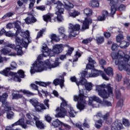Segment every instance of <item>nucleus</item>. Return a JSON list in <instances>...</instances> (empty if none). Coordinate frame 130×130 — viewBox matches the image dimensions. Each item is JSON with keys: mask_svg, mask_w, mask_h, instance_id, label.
<instances>
[{"mask_svg": "<svg viewBox=\"0 0 130 130\" xmlns=\"http://www.w3.org/2000/svg\"><path fill=\"white\" fill-rule=\"evenodd\" d=\"M111 56L113 59H116L115 63L118 66L119 71L124 70L128 75H130V51L129 55H125L122 51H119L117 53H112Z\"/></svg>", "mask_w": 130, "mask_h": 130, "instance_id": "obj_1", "label": "nucleus"}, {"mask_svg": "<svg viewBox=\"0 0 130 130\" xmlns=\"http://www.w3.org/2000/svg\"><path fill=\"white\" fill-rule=\"evenodd\" d=\"M17 69V63L15 62H12L10 68H7L3 71H0V74L5 76L6 77H9V81H12L14 80L15 82H21V78H24L25 73L22 70H19L17 73L14 72H9L10 70H14Z\"/></svg>", "mask_w": 130, "mask_h": 130, "instance_id": "obj_2", "label": "nucleus"}, {"mask_svg": "<svg viewBox=\"0 0 130 130\" xmlns=\"http://www.w3.org/2000/svg\"><path fill=\"white\" fill-rule=\"evenodd\" d=\"M59 66V62L58 59L55 60L53 64H43V62H40L37 61H35V63L32 64V67H31L30 74H35V73H41L43 71H47V70H51V69H54Z\"/></svg>", "mask_w": 130, "mask_h": 130, "instance_id": "obj_3", "label": "nucleus"}, {"mask_svg": "<svg viewBox=\"0 0 130 130\" xmlns=\"http://www.w3.org/2000/svg\"><path fill=\"white\" fill-rule=\"evenodd\" d=\"M62 50H63V45L62 44L55 45L52 51L48 49L46 45H44L42 47L43 55L45 57L49 56V55L50 56H54V55H51V54H58V53L62 52Z\"/></svg>", "mask_w": 130, "mask_h": 130, "instance_id": "obj_4", "label": "nucleus"}, {"mask_svg": "<svg viewBox=\"0 0 130 130\" xmlns=\"http://www.w3.org/2000/svg\"><path fill=\"white\" fill-rule=\"evenodd\" d=\"M105 88H107L108 92L105 90ZM113 88L111 87L110 84H108L107 85L105 84H101V85H97L96 86V92H98V94L100 97L103 98V99H107L109 97V94H112Z\"/></svg>", "mask_w": 130, "mask_h": 130, "instance_id": "obj_5", "label": "nucleus"}, {"mask_svg": "<svg viewBox=\"0 0 130 130\" xmlns=\"http://www.w3.org/2000/svg\"><path fill=\"white\" fill-rule=\"evenodd\" d=\"M87 96L84 95V90H79V94L78 95H74L73 96L74 101L77 102L78 103L77 105V107L80 111L84 110L85 107L87 106V103H86V100Z\"/></svg>", "mask_w": 130, "mask_h": 130, "instance_id": "obj_6", "label": "nucleus"}, {"mask_svg": "<svg viewBox=\"0 0 130 130\" xmlns=\"http://www.w3.org/2000/svg\"><path fill=\"white\" fill-rule=\"evenodd\" d=\"M89 104L90 105H92L93 107L96 108L99 107L100 104H102L104 106H111V103L107 101L102 102L100 98L93 95L89 98Z\"/></svg>", "mask_w": 130, "mask_h": 130, "instance_id": "obj_7", "label": "nucleus"}, {"mask_svg": "<svg viewBox=\"0 0 130 130\" xmlns=\"http://www.w3.org/2000/svg\"><path fill=\"white\" fill-rule=\"evenodd\" d=\"M84 14L87 17H85L84 21L83 22L81 31H85V30L89 29V25L90 24H92V19L89 17L92 16V10L86 8L84 10Z\"/></svg>", "mask_w": 130, "mask_h": 130, "instance_id": "obj_8", "label": "nucleus"}, {"mask_svg": "<svg viewBox=\"0 0 130 130\" xmlns=\"http://www.w3.org/2000/svg\"><path fill=\"white\" fill-rule=\"evenodd\" d=\"M63 3L64 4H62L61 2L58 1L54 3V5H57V7H56L57 10V12H58V13H60V14H62L64 11V9L62 8V7L68 11H70L71 9L74 8V5L67 0L64 1Z\"/></svg>", "mask_w": 130, "mask_h": 130, "instance_id": "obj_9", "label": "nucleus"}, {"mask_svg": "<svg viewBox=\"0 0 130 130\" xmlns=\"http://www.w3.org/2000/svg\"><path fill=\"white\" fill-rule=\"evenodd\" d=\"M62 103H61L60 108H57L56 110L58 112L57 114L55 115V117H64V115L67 114V111L64 109V106H67V102L61 98Z\"/></svg>", "mask_w": 130, "mask_h": 130, "instance_id": "obj_10", "label": "nucleus"}, {"mask_svg": "<svg viewBox=\"0 0 130 130\" xmlns=\"http://www.w3.org/2000/svg\"><path fill=\"white\" fill-rule=\"evenodd\" d=\"M81 29V25L79 24H76L75 25L70 24L69 26V32L70 34V36L72 37H76L78 35V31Z\"/></svg>", "mask_w": 130, "mask_h": 130, "instance_id": "obj_11", "label": "nucleus"}, {"mask_svg": "<svg viewBox=\"0 0 130 130\" xmlns=\"http://www.w3.org/2000/svg\"><path fill=\"white\" fill-rule=\"evenodd\" d=\"M28 42L29 40L28 39H24V40L19 37H15V44L16 46L24 47L27 48L28 47Z\"/></svg>", "mask_w": 130, "mask_h": 130, "instance_id": "obj_12", "label": "nucleus"}, {"mask_svg": "<svg viewBox=\"0 0 130 130\" xmlns=\"http://www.w3.org/2000/svg\"><path fill=\"white\" fill-rule=\"evenodd\" d=\"M100 75L104 80H106V81L109 80V78L106 76V75H105L103 72L95 70H91V74H89V78H96V77H98V76H100Z\"/></svg>", "mask_w": 130, "mask_h": 130, "instance_id": "obj_13", "label": "nucleus"}, {"mask_svg": "<svg viewBox=\"0 0 130 130\" xmlns=\"http://www.w3.org/2000/svg\"><path fill=\"white\" fill-rule=\"evenodd\" d=\"M35 121L36 123H34L33 121L27 120L26 121V124H28L29 125H36L37 127L38 128H40V129H42V128H44L45 125L44 124L42 123V122L40 120H39V117L35 118Z\"/></svg>", "mask_w": 130, "mask_h": 130, "instance_id": "obj_14", "label": "nucleus"}, {"mask_svg": "<svg viewBox=\"0 0 130 130\" xmlns=\"http://www.w3.org/2000/svg\"><path fill=\"white\" fill-rule=\"evenodd\" d=\"M111 6V17H113V15L115 14L116 12V9H117V4H118V0H110Z\"/></svg>", "mask_w": 130, "mask_h": 130, "instance_id": "obj_15", "label": "nucleus"}, {"mask_svg": "<svg viewBox=\"0 0 130 130\" xmlns=\"http://www.w3.org/2000/svg\"><path fill=\"white\" fill-rule=\"evenodd\" d=\"M118 128L119 129H122V128H123V126H122V124L120 123V121L116 120L112 124L111 128V130H118Z\"/></svg>", "mask_w": 130, "mask_h": 130, "instance_id": "obj_16", "label": "nucleus"}, {"mask_svg": "<svg viewBox=\"0 0 130 130\" xmlns=\"http://www.w3.org/2000/svg\"><path fill=\"white\" fill-rule=\"evenodd\" d=\"M88 74V72H86V71H83L81 73H80L81 77H80V81L79 82V85H81V86H84V85H86L87 84V80L85 79L86 76Z\"/></svg>", "mask_w": 130, "mask_h": 130, "instance_id": "obj_17", "label": "nucleus"}, {"mask_svg": "<svg viewBox=\"0 0 130 130\" xmlns=\"http://www.w3.org/2000/svg\"><path fill=\"white\" fill-rule=\"evenodd\" d=\"M27 123H25V120L24 118H21L18 121L16 122L15 123L12 124V127L14 126H16V125H21L22 128H27L28 126L27 125Z\"/></svg>", "mask_w": 130, "mask_h": 130, "instance_id": "obj_18", "label": "nucleus"}, {"mask_svg": "<svg viewBox=\"0 0 130 130\" xmlns=\"http://www.w3.org/2000/svg\"><path fill=\"white\" fill-rule=\"evenodd\" d=\"M15 28L16 29V36L18 35V34H20V33H24V30H22L21 28V21L18 20L15 22Z\"/></svg>", "mask_w": 130, "mask_h": 130, "instance_id": "obj_19", "label": "nucleus"}, {"mask_svg": "<svg viewBox=\"0 0 130 130\" xmlns=\"http://www.w3.org/2000/svg\"><path fill=\"white\" fill-rule=\"evenodd\" d=\"M64 82V79L62 78L61 79H56L53 81V84L55 86H57V85H60V87L61 88L64 86L63 83Z\"/></svg>", "mask_w": 130, "mask_h": 130, "instance_id": "obj_20", "label": "nucleus"}, {"mask_svg": "<svg viewBox=\"0 0 130 130\" xmlns=\"http://www.w3.org/2000/svg\"><path fill=\"white\" fill-rule=\"evenodd\" d=\"M35 108L36 111H38V112H40L42 110H44L46 109V108L44 106V105L40 103H38L37 105L35 106Z\"/></svg>", "mask_w": 130, "mask_h": 130, "instance_id": "obj_21", "label": "nucleus"}, {"mask_svg": "<svg viewBox=\"0 0 130 130\" xmlns=\"http://www.w3.org/2000/svg\"><path fill=\"white\" fill-rule=\"evenodd\" d=\"M37 20L36 19L35 17L33 16V15H31L30 17H27L25 19V22L26 24H31V23H35Z\"/></svg>", "mask_w": 130, "mask_h": 130, "instance_id": "obj_22", "label": "nucleus"}, {"mask_svg": "<svg viewBox=\"0 0 130 130\" xmlns=\"http://www.w3.org/2000/svg\"><path fill=\"white\" fill-rule=\"evenodd\" d=\"M3 106L5 108V111H10L12 110V108L9 106L10 103L8 102L7 101H4V102H2Z\"/></svg>", "mask_w": 130, "mask_h": 130, "instance_id": "obj_23", "label": "nucleus"}, {"mask_svg": "<svg viewBox=\"0 0 130 130\" xmlns=\"http://www.w3.org/2000/svg\"><path fill=\"white\" fill-rule=\"evenodd\" d=\"M89 5L92 8H98L99 7V1L97 0H91L89 3Z\"/></svg>", "mask_w": 130, "mask_h": 130, "instance_id": "obj_24", "label": "nucleus"}, {"mask_svg": "<svg viewBox=\"0 0 130 130\" xmlns=\"http://www.w3.org/2000/svg\"><path fill=\"white\" fill-rule=\"evenodd\" d=\"M109 112H107L104 116L103 118L104 119L106 120V123L108 124H110L111 122H112V118H109Z\"/></svg>", "mask_w": 130, "mask_h": 130, "instance_id": "obj_25", "label": "nucleus"}, {"mask_svg": "<svg viewBox=\"0 0 130 130\" xmlns=\"http://www.w3.org/2000/svg\"><path fill=\"white\" fill-rule=\"evenodd\" d=\"M43 19L45 22H51V18L53 17V14H49L43 16Z\"/></svg>", "mask_w": 130, "mask_h": 130, "instance_id": "obj_26", "label": "nucleus"}, {"mask_svg": "<svg viewBox=\"0 0 130 130\" xmlns=\"http://www.w3.org/2000/svg\"><path fill=\"white\" fill-rule=\"evenodd\" d=\"M18 93H20L21 92L22 93H23V94H26V95H28V96H34V95H35V93L30 92L29 90H20L19 91H17Z\"/></svg>", "mask_w": 130, "mask_h": 130, "instance_id": "obj_27", "label": "nucleus"}, {"mask_svg": "<svg viewBox=\"0 0 130 130\" xmlns=\"http://www.w3.org/2000/svg\"><path fill=\"white\" fill-rule=\"evenodd\" d=\"M129 46V42L122 41L120 43L119 46L121 48H126L128 46Z\"/></svg>", "mask_w": 130, "mask_h": 130, "instance_id": "obj_28", "label": "nucleus"}, {"mask_svg": "<svg viewBox=\"0 0 130 130\" xmlns=\"http://www.w3.org/2000/svg\"><path fill=\"white\" fill-rule=\"evenodd\" d=\"M104 71L108 76H110V77L113 76V71L112 68L108 67L107 69H104Z\"/></svg>", "mask_w": 130, "mask_h": 130, "instance_id": "obj_29", "label": "nucleus"}, {"mask_svg": "<svg viewBox=\"0 0 130 130\" xmlns=\"http://www.w3.org/2000/svg\"><path fill=\"white\" fill-rule=\"evenodd\" d=\"M64 27H61L58 28L59 34L62 36V38H67V35L64 34Z\"/></svg>", "mask_w": 130, "mask_h": 130, "instance_id": "obj_30", "label": "nucleus"}, {"mask_svg": "<svg viewBox=\"0 0 130 130\" xmlns=\"http://www.w3.org/2000/svg\"><path fill=\"white\" fill-rule=\"evenodd\" d=\"M8 97H9V95H8L7 93L5 92L2 95H0V102H4V101H7Z\"/></svg>", "mask_w": 130, "mask_h": 130, "instance_id": "obj_31", "label": "nucleus"}, {"mask_svg": "<svg viewBox=\"0 0 130 130\" xmlns=\"http://www.w3.org/2000/svg\"><path fill=\"white\" fill-rule=\"evenodd\" d=\"M52 124L54 127H58V126H59L61 124H62V122H60L59 120L56 119L55 121H54Z\"/></svg>", "mask_w": 130, "mask_h": 130, "instance_id": "obj_32", "label": "nucleus"}, {"mask_svg": "<svg viewBox=\"0 0 130 130\" xmlns=\"http://www.w3.org/2000/svg\"><path fill=\"white\" fill-rule=\"evenodd\" d=\"M1 51L4 55H6L8 54V53H10V52H11V49L8 48L7 47L5 46L4 48L2 49Z\"/></svg>", "mask_w": 130, "mask_h": 130, "instance_id": "obj_33", "label": "nucleus"}, {"mask_svg": "<svg viewBox=\"0 0 130 130\" xmlns=\"http://www.w3.org/2000/svg\"><path fill=\"white\" fill-rule=\"evenodd\" d=\"M30 87H31V89H32L33 90H36L38 91V93H39V95L40 97H42V94H41L40 93V92L39 91V90H38V86H37V85H36L35 84H30Z\"/></svg>", "mask_w": 130, "mask_h": 130, "instance_id": "obj_34", "label": "nucleus"}, {"mask_svg": "<svg viewBox=\"0 0 130 130\" xmlns=\"http://www.w3.org/2000/svg\"><path fill=\"white\" fill-rule=\"evenodd\" d=\"M22 47H23L16 46V47L15 48V50H16L17 52V54L18 55H22V54H23Z\"/></svg>", "mask_w": 130, "mask_h": 130, "instance_id": "obj_35", "label": "nucleus"}, {"mask_svg": "<svg viewBox=\"0 0 130 130\" xmlns=\"http://www.w3.org/2000/svg\"><path fill=\"white\" fill-rule=\"evenodd\" d=\"M103 122V121H102V120H99L96 121L95 124V127H96V128H100V127L102 126Z\"/></svg>", "mask_w": 130, "mask_h": 130, "instance_id": "obj_36", "label": "nucleus"}, {"mask_svg": "<svg viewBox=\"0 0 130 130\" xmlns=\"http://www.w3.org/2000/svg\"><path fill=\"white\" fill-rule=\"evenodd\" d=\"M50 38L53 41H56V42H58V41H59V38L55 34L51 35Z\"/></svg>", "mask_w": 130, "mask_h": 130, "instance_id": "obj_37", "label": "nucleus"}, {"mask_svg": "<svg viewBox=\"0 0 130 130\" xmlns=\"http://www.w3.org/2000/svg\"><path fill=\"white\" fill-rule=\"evenodd\" d=\"M122 40H123V36L122 34H119L116 36L117 43H120Z\"/></svg>", "mask_w": 130, "mask_h": 130, "instance_id": "obj_38", "label": "nucleus"}, {"mask_svg": "<svg viewBox=\"0 0 130 130\" xmlns=\"http://www.w3.org/2000/svg\"><path fill=\"white\" fill-rule=\"evenodd\" d=\"M68 112L70 117H75L76 112H75L73 108H70V110H69Z\"/></svg>", "mask_w": 130, "mask_h": 130, "instance_id": "obj_39", "label": "nucleus"}, {"mask_svg": "<svg viewBox=\"0 0 130 130\" xmlns=\"http://www.w3.org/2000/svg\"><path fill=\"white\" fill-rule=\"evenodd\" d=\"M22 34L24 35L25 36V39H28V40H29V37H30V32H29L28 30H26V31L24 32L23 31V32H20V35L21 36H22ZM23 37H24V36H23Z\"/></svg>", "mask_w": 130, "mask_h": 130, "instance_id": "obj_40", "label": "nucleus"}, {"mask_svg": "<svg viewBox=\"0 0 130 130\" xmlns=\"http://www.w3.org/2000/svg\"><path fill=\"white\" fill-rule=\"evenodd\" d=\"M69 15L70 17H72L73 18H76L77 16H78V15H80V12L75 10L73 12L70 13Z\"/></svg>", "mask_w": 130, "mask_h": 130, "instance_id": "obj_41", "label": "nucleus"}, {"mask_svg": "<svg viewBox=\"0 0 130 130\" xmlns=\"http://www.w3.org/2000/svg\"><path fill=\"white\" fill-rule=\"evenodd\" d=\"M85 89L87 91H91L92 90V83H86L85 85Z\"/></svg>", "mask_w": 130, "mask_h": 130, "instance_id": "obj_42", "label": "nucleus"}, {"mask_svg": "<svg viewBox=\"0 0 130 130\" xmlns=\"http://www.w3.org/2000/svg\"><path fill=\"white\" fill-rule=\"evenodd\" d=\"M29 102L33 105V106H34V107L39 103H38V101L35 99H30Z\"/></svg>", "mask_w": 130, "mask_h": 130, "instance_id": "obj_43", "label": "nucleus"}, {"mask_svg": "<svg viewBox=\"0 0 130 130\" xmlns=\"http://www.w3.org/2000/svg\"><path fill=\"white\" fill-rule=\"evenodd\" d=\"M22 97H23L22 94L12 93V99H20Z\"/></svg>", "mask_w": 130, "mask_h": 130, "instance_id": "obj_44", "label": "nucleus"}, {"mask_svg": "<svg viewBox=\"0 0 130 130\" xmlns=\"http://www.w3.org/2000/svg\"><path fill=\"white\" fill-rule=\"evenodd\" d=\"M26 116L29 119H31V118H34L35 121V118H38V117H37L34 115H32V113L26 114Z\"/></svg>", "mask_w": 130, "mask_h": 130, "instance_id": "obj_45", "label": "nucleus"}, {"mask_svg": "<svg viewBox=\"0 0 130 130\" xmlns=\"http://www.w3.org/2000/svg\"><path fill=\"white\" fill-rule=\"evenodd\" d=\"M56 15H57V21H58L59 22H61L62 20V17H61V13H59L58 11H57L55 13Z\"/></svg>", "mask_w": 130, "mask_h": 130, "instance_id": "obj_46", "label": "nucleus"}, {"mask_svg": "<svg viewBox=\"0 0 130 130\" xmlns=\"http://www.w3.org/2000/svg\"><path fill=\"white\" fill-rule=\"evenodd\" d=\"M96 41L98 44H101L104 42V38L103 37H100L96 39Z\"/></svg>", "mask_w": 130, "mask_h": 130, "instance_id": "obj_47", "label": "nucleus"}, {"mask_svg": "<svg viewBox=\"0 0 130 130\" xmlns=\"http://www.w3.org/2000/svg\"><path fill=\"white\" fill-rule=\"evenodd\" d=\"M70 80L71 81V82H74L76 83V85H77V86H78L79 87V85H80V82L77 81V78H76L75 76L71 77Z\"/></svg>", "mask_w": 130, "mask_h": 130, "instance_id": "obj_48", "label": "nucleus"}, {"mask_svg": "<svg viewBox=\"0 0 130 130\" xmlns=\"http://www.w3.org/2000/svg\"><path fill=\"white\" fill-rule=\"evenodd\" d=\"M122 122H123V124L125 125V126L130 127V124H129V122L128 121V120L126 119H123Z\"/></svg>", "mask_w": 130, "mask_h": 130, "instance_id": "obj_49", "label": "nucleus"}, {"mask_svg": "<svg viewBox=\"0 0 130 130\" xmlns=\"http://www.w3.org/2000/svg\"><path fill=\"white\" fill-rule=\"evenodd\" d=\"M83 126L84 128H90V125L88 124V120L87 119H85L84 120V122L83 123Z\"/></svg>", "mask_w": 130, "mask_h": 130, "instance_id": "obj_50", "label": "nucleus"}, {"mask_svg": "<svg viewBox=\"0 0 130 130\" xmlns=\"http://www.w3.org/2000/svg\"><path fill=\"white\" fill-rule=\"evenodd\" d=\"M5 46L6 47H9V48H11L12 49L15 50V48H16V46L14 44L8 43Z\"/></svg>", "mask_w": 130, "mask_h": 130, "instance_id": "obj_51", "label": "nucleus"}, {"mask_svg": "<svg viewBox=\"0 0 130 130\" xmlns=\"http://www.w3.org/2000/svg\"><path fill=\"white\" fill-rule=\"evenodd\" d=\"M126 7L123 4H121L119 5V6L118 7L117 10L118 11H124V10H125Z\"/></svg>", "mask_w": 130, "mask_h": 130, "instance_id": "obj_52", "label": "nucleus"}, {"mask_svg": "<svg viewBox=\"0 0 130 130\" xmlns=\"http://www.w3.org/2000/svg\"><path fill=\"white\" fill-rule=\"evenodd\" d=\"M108 11L107 10H104L102 12V16L104 18H105V19H106V18H107V17H108Z\"/></svg>", "mask_w": 130, "mask_h": 130, "instance_id": "obj_53", "label": "nucleus"}, {"mask_svg": "<svg viewBox=\"0 0 130 130\" xmlns=\"http://www.w3.org/2000/svg\"><path fill=\"white\" fill-rule=\"evenodd\" d=\"M36 0H29L30 4L29 5V9H32L34 7V4Z\"/></svg>", "mask_w": 130, "mask_h": 130, "instance_id": "obj_54", "label": "nucleus"}, {"mask_svg": "<svg viewBox=\"0 0 130 130\" xmlns=\"http://www.w3.org/2000/svg\"><path fill=\"white\" fill-rule=\"evenodd\" d=\"M36 83L38 85L42 86V87H46V86H47V84H46L45 82L36 81Z\"/></svg>", "mask_w": 130, "mask_h": 130, "instance_id": "obj_55", "label": "nucleus"}, {"mask_svg": "<svg viewBox=\"0 0 130 130\" xmlns=\"http://www.w3.org/2000/svg\"><path fill=\"white\" fill-rule=\"evenodd\" d=\"M7 116L8 119H11V118H13L14 116V113L13 112H10L7 113Z\"/></svg>", "mask_w": 130, "mask_h": 130, "instance_id": "obj_56", "label": "nucleus"}, {"mask_svg": "<svg viewBox=\"0 0 130 130\" xmlns=\"http://www.w3.org/2000/svg\"><path fill=\"white\" fill-rule=\"evenodd\" d=\"M91 41H92V39H84L82 41V43H83V44H88V43H89V42H91Z\"/></svg>", "mask_w": 130, "mask_h": 130, "instance_id": "obj_57", "label": "nucleus"}, {"mask_svg": "<svg viewBox=\"0 0 130 130\" xmlns=\"http://www.w3.org/2000/svg\"><path fill=\"white\" fill-rule=\"evenodd\" d=\"M44 32H45V29H42L40 31V32H39L37 35V38H40V37H41V36L43 34Z\"/></svg>", "mask_w": 130, "mask_h": 130, "instance_id": "obj_58", "label": "nucleus"}, {"mask_svg": "<svg viewBox=\"0 0 130 130\" xmlns=\"http://www.w3.org/2000/svg\"><path fill=\"white\" fill-rule=\"evenodd\" d=\"M86 69L88 70H93L94 69V64H88L86 65Z\"/></svg>", "mask_w": 130, "mask_h": 130, "instance_id": "obj_59", "label": "nucleus"}, {"mask_svg": "<svg viewBox=\"0 0 130 130\" xmlns=\"http://www.w3.org/2000/svg\"><path fill=\"white\" fill-rule=\"evenodd\" d=\"M122 79V75H121V74H119L116 75V80L118 81V82H120Z\"/></svg>", "mask_w": 130, "mask_h": 130, "instance_id": "obj_60", "label": "nucleus"}, {"mask_svg": "<svg viewBox=\"0 0 130 130\" xmlns=\"http://www.w3.org/2000/svg\"><path fill=\"white\" fill-rule=\"evenodd\" d=\"M117 47H118V45L116 44H112L111 49L113 51H114L116 49H117Z\"/></svg>", "mask_w": 130, "mask_h": 130, "instance_id": "obj_61", "label": "nucleus"}, {"mask_svg": "<svg viewBox=\"0 0 130 130\" xmlns=\"http://www.w3.org/2000/svg\"><path fill=\"white\" fill-rule=\"evenodd\" d=\"M122 105H123V101H122V100H120L117 103V107H121Z\"/></svg>", "mask_w": 130, "mask_h": 130, "instance_id": "obj_62", "label": "nucleus"}, {"mask_svg": "<svg viewBox=\"0 0 130 130\" xmlns=\"http://www.w3.org/2000/svg\"><path fill=\"white\" fill-rule=\"evenodd\" d=\"M104 36L106 38H109L111 36V34L109 32L106 31L104 33Z\"/></svg>", "mask_w": 130, "mask_h": 130, "instance_id": "obj_63", "label": "nucleus"}, {"mask_svg": "<svg viewBox=\"0 0 130 130\" xmlns=\"http://www.w3.org/2000/svg\"><path fill=\"white\" fill-rule=\"evenodd\" d=\"M88 60L89 63H92L93 64H95V63H96V61H95L93 58H91V57H88Z\"/></svg>", "mask_w": 130, "mask_h": 130, "instance_id": "obj_64", "label": "nucleus"}]
</instances>
